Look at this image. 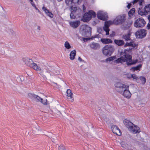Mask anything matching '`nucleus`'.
<instances>
[{"label": "nucleus", "mask_w": 150, "mask_h": 150, "mask_svg": "<svg viewBox=\"0 0 150 150\" xmlns=\"http://www.w3.org/2000/svg\"><path fill=\"white\" fill-rule=\"evenodd\" d=\"M115 85L117 88V90L118 92L122 94L127 98H129L131 97V94L129 90L128 86L121 82L117 83Z\"/></svg>", "instance_id": "obj_1"}, {"label": "nucleus", "mask_w": 150, "mask_h": 150, "mask_svg": "<svg viewBox=\"0 0 150 150\" xmlns=\"http://www.w3.org/2000/svg\"><path fill=\"white\" fill-rule=\"evenodd\" d=\"M23 61L28 67L33 68L35 70L39 71H41V68L35 63L33 62L32 60L28 57H24L22 59Z\"/></svg>", "instance_id": "obj_2"}, {"label": "nucleus", "mask_w": 150, "mask_h": 150, "mask_svg": "<svg viewBox=\"0 0 150 150\" xmlns=\"http://www.w3.org/2000/svg\"><path fill=\"white\" fill-rule=\"evenodd\" d=\"M123 62H126L128 65H131V56L128 54L125 53L123 55V56L118 58L115 61V62L116 63H122Z\"/></svg>", "instance_id": "obj_3"}, {"label": "nucleus", "mask_w": 150, "mask_h": 150, "mask_svg": "<svg viewBox=\"0 0 150 150\" xmlns=\"http://www.w3.org/2000/svg\"><path fill=\"white\" fill-rule=\"evenodd\" d=\"M71 13L70 14V17L71 19H74L77 16L80 17L81 15L82 11L81 9L79 7L71 6Z\"/></svg>", "instance_id": "obj_4"}, {"label": "nucleus", "mask_w": 150, "mask_h": 150, "mask_svg": "<svg viewBox=\"0 0 150 150\" xmlns=\"http://www.w3.org/2000/svg\"><path fill=\"white\" fill-rule=\"evenodd\" d=\"M114 50L113 46L110 45H107L104 47L102 49L103 54L105 56H110Z\"/></svg>", "instance_id": "obj_5"}, {"label": "nucleus", "mask_w": 150, "mask_h": 150, "mask_svg": "<svg viewBox=\"0 0 150 150\" xmlns=\"http://www.w3.org/2000/svg\"><path fill=\"white\" fill-rule=\"evenodd\" d=\"M147 34V30L144 29H141L138 30L135 33V35L136 38L137 39H142L144 38Z\"/></svg>", "instance_id": "obj_6"}, {"label": "nucleus", "mask_w": 150, "mask_h": 150, "mask_svg": "<svg viewBox=\"0 0 150 150\" xmlns=\"http://www.w3.org/2000/svg\"><path fill=\"white\" fill-rule=\"evenodd\" d=\"M96 16L95 12L92 10H90L88 13L84 14L83 17V21L84 22H87L91 19L92 16L95 17Z\"/></svg>", "instance_id": "obj_7"}, {"label": "nucleus", "mask_w": 150, "mask_h": 150, "mask_svg": "<svg viewBox=\"0 0 150 150\" xmlns=\"http://www.w3.org/2000/svg\"><path fill=\"white\" fill-rule=\"evenodd\" d=\"M146 24V21L142 18L137 19L134 23V26L137 28H142Z\"/></svg>", "instance_id": "obj_8"}, {"label": "nucleus", "mask_w": 150, "mask_h": 150, "mask_svg": "<svg viewBox=\"0 0 150 150\" xmlns=\"http://www.w3.org/2000/svg\"><path fill=\"white\" fill-rule=\"evenodd\" d=\"M125 14L117 16L114 20V24L116 25L122 24L125 20Z\"/></svg>", "instance_id": "obj_9"}, {"label": "nucleus", "mask_w": 150, "mask_h": 150, "mask_svg": "<svg viewBox=\"0 0 150 150\" xmlns=\"http://www.w3.org/2000/svg\"><path fill=\"white\" fill-rule=\"evenodd\" d=\"M113 23H114V20L113 21H109L105 22V25L103 28L104 30L106 32V35H109L110 30L109 28V26Z\"/></svg>", "instance_id": "obj_10"}, {"label": "nucleus", "mask_w": 150, "mask_h": 150, "mask_svg": "<svg viewBox=\"0 0 150 150\" xmlns=\"http://www.w3.org/2000/svg\"><path fill=\"white\" fill-rule=\"evenodd\" d=\"M97 16L98 19L103 21L106 20L108 18L107 13L101 11L98 12Z\"/></svg>", "instance_id": "obj_11"}, {"label": "nucleus", "mask_w": 150, "mask_h": 150, "mask_svg": "<svg viewBox=\"0 0 150 150\" xmlns=\"http://www.w3.org/2000/svg\"><path fill=\"white\" fill-rule=\"evenodd\" d=\"M141 132V130L138 126L132 122V134H136L137 135Z\"/></svg>", "instance_id": "obj_12"}, {"label": "nucleus", "mask_w": 150, "mask_h": 150, "mask_svg": "<svg viewBox=\"0 0 150 150\" xmlns=\"http://www.w3.org/2000/svg\"><path fill=\"white\" fill-rule=\"evenodd\" d=\"M111 129L113 132L117 135L120 136L122 133L120 129L116 125H113L111 126Z\"/></svg>", "instance_id": "obj_13"}, {"label": "nucleus", "mask_w": 150, "mask_h": 150, "mask_svg": "<svg viewBox=\"0 0 150 150\" xmlns=\"http://www.w3.org/2000/svg\"><path fill=\"white\" fill-rule=\"evenodd\" d=\"M29 97L31 99H34L37 102H40L42 101V98L32 93L28 94Z\"/></svg>", "instance_id": "obj_14"}, {"label": "nucleus", "mask_w": 150, "mask_h": 150, "mask_svg": "<svg viewBox=\"0 0 150 150\" xmlns=\"http://www.w3.org/2000/svg\"><path fill=\"white\" fill-rule=\"evenodd\" d=\"M80 22L79 21H70L69 22V24L71 27L74 28H77L80 25Z\"/></svg>", "instance_id": "obj_15"}, {"label": "nucleus", "mask_w": 150, "mask_h": 150, "mask_svg": "<svg viewBox=\"0 0 150 150\" xmlns=\"http://www.w3.org/2000/svg\"><path fill=\"white\" fill-rule=\"evenodd\" d=\"M125 125L127 128L130 131L131 130V122L129 120L125 119L123 121Z\"/></svg>", "instance_id": "obj_16"}, {"label": "nucleus", "mask_w": 150, "mask_h": 150, "mask_svg": "<svg viewBox=\"0 0 150 150\" xmlns=\"http://www.w3.org/2000/svg\"><path fill=\"white\" fill-rule=\"evenodd\" d=\"M67 96L68 99H69L72 102L74 100V98H73V94L71 92V90L68 89L67 91Z\"/></svg>", "instance_id": "obj_17"}, {"label": "nucleus", "mask_w": 150, "mask_h": 150, "mask_svg": "<svg viewBox=\"0 0 150 150\" xmlns=\"http://www.w3.org/2000/svg\"><path fill=\"white\" fill-rule=\"evenodd\" d=\"M90 46L91 49L94 50H98L100 47V46L98 43L95 42H92L90 44Z\"/></svg>", "instance_id": "obj_18"}, {"label": "nucleus", "mask_w": 150, "mask_h": 150, "mask_svg": "<svg viewBox=\"0 0 150 150\" xmlns=\"http://www.w3.org/2000/svg\"><path fill=\"white\" fill-rule=\"evenodd\" d=\"M125 141H121L120 143L122 147L125 149L124 150H131L130 147V146L127 144L125 143Z\"/></svg>", "instance_id": "obj_19"}, {"label": "nucleus", "mask_w": 150, "mask_h": 150, "mask_svg": "<svg viewBox=\"0 0 150 150\" xmlns=\"http://www.w3.org/2000/svg\"><path fill=\"white\" fill-rule=\"evenodd\" d=\"M42 9L47 16L50 18H52L53 17V14L51 12L49 11V10L46 7L43 6Z\"/></svg>", "instance_id": "obj_20"}, {"label": "nucleus", "mask_w": 150, "mask_h": 150, "mask_svg": "<svg viewBox=\"0 0 150 150\" xmlns=\"http://www.w3.org/2000/svg\"><path fill=\"white\" fill-rule=\"evenodd\" d=\"M142 64H139L134 67H132V71H139L141 70V68L142 67Z\"/></svg>", "instance_id": "obj_21"}, {"label": "nucleus", "mask_w": 150, "mask_h": 150, "mask_svg": "<svg viewBox=\"0 0 150 150\" xmlns=\"http://www.w3.org/2000/svg\"><path fill=\"white\" fill-rule=\"evenodd\" d=\"M100 41L103 43L104 44L111 43L112 42V40L109 38L101 39Z\"/></svg>", "instance_id": "obj_22"}, {"label": "nucleus", "mask_w": 150, "mask_h": 150, "mask_svg": "<svg viewBox=\"0 0 150 150\" xmlns=\"http://www.w3.org/2000/svg\"><path fill=\"white\" fill-rule=\"evenodd\" d=\"M115 43L118 46H121L124 44V42L122 40H114Z\"/></svg>", "instance_id": "obj_23"}, {"label": "nucleus", "mask_w": 150, "mask_h": 150, "mask_svg": "<svg viewBox=\"0 0 150 150\" xmlns=\"http://www.w3.org/2000/svg\"><path fill=\"white\" fill-rule=\"evenodd\" d=\"M131 25V22H125L123 25L122 28L123 30H126L128 29Z\"/></svg>", "instance_id": "obj_24"}, {"label": "nucleus", "mask_w": 150, "mask_h": 150, "mask_svg": "<svg viewBox=\"0 0 150 150\" xmlns=\"http://www.w3.org/2000/svg\"><path fill=\"white\" fill-rule=\"evenodd\" d=\"M76 52L75 50H74L71 51L70 54V59L72 60L74 59L75 58V56H76Z\"/></svg>", "instance_id": "obj_25"}, {"label": "nucleus", "mask_w": 150, "mask_h": 150, "mask_svg": "<svg viewBox=\"0 0 150 150\" xmlns=\"http://www.w3.org/2000/svg\"><path fill=\"white\" fill-rule=\"evenodd\" d=\"M138 12L139 15L141 16L146 15H147L145 11L144 10V9L143 10L142 8H139L138 10Z\"/></svg>", "instance_id": "obj_26"}, {"label": "nucleus", "mask_w": 150, "mask_h": 150, "mask_svg": "<svg viewBox=\"0 0 150 150\" xmlns=\"http://www.w3.org/2000/svg\"><path fill=\"white\" fill-rule=\"evenodd\" d=\"M144 10L145 11L147 15L149 13H150V4H149L144 6Z\"/></svg>", "instance_id": "obj_27"}, {"label": "nucleus", "mask_w": 150, "mask_h": 150, "mask_svg": "<svg viewBox=\"0 0 150 150\" xmlns=\"http://www.w3.org/2000/svg\"><path fill=\"white\" fill-rule=\"evenodd\" d=\"M139 44L138 42L135 43L132 40V50H135L138 48Z\"/></svg>", "instance_id": "obj_28"}, {"label": "nucleus", "mask_w": 150, "mask_h": 150, "mask_svg": "<svg viewBox=\"0 0 150 150\" xmlns=\"http://www.w3.org/2000/svg\"><path fill=\"white\" fill-rule=\"evenodd\" d=\"M130 34L128 33L127 34L123 35L122 36V38L128 41L130 40Z\"/></svg>", "instance_id": "obj_29"}, {"label": "nucleus", "mask_w": 150, "mask_h": 150, "mask_svg": "<svg viewBox=\"0 0 150 150\" xmlns=\"http://www.w3.org/2000/svg\"><path fill=\"white\" fill-rule=\"evenodd\" d=\"M143 142V143H141V144H140V146L141 147H143V149L144 150H149L150 149L147 146L145 145L144 143V141H142Z\"/></svg>", "instance_id": "obj_30"}, {"label": "nucleus", "mask_w": 150, "mask_h": 150, "mask_svg": "<svg viewBox=\"0 0 150 150\" xmlns=\"http://www.w3.org/2000/svg\"><path fill=\"white\" fill-rule=\"evenodd\" d=\"M65 2L68 6L71 7L72 6V0H65Z\"/></svg>", "instance_id": "obj_31"}, {"label": "nucleus", "mask_w": 150, "mask_h": 150, "mask_svg": "<svg viewBox=\"0 0 150 150\" xmlns=\"http://www.w3.org/2000/svg\"><path fill=\"white\" fill-rule=\"evenodd\" d=\"M139 79L142 84H144L146 81V79L145 77L144 76H141L140 77Z\"/></svg>", "instance_id": "obj_32"}, {"label": "nucleus", "mask_w": 150, "mask_h": 150, "mask_svg": "<svg viewBox=\"0 0 150 150\" xmlns=\"http://www.w3.org/2000/svg\"><path fill=\"white\" fill-rule=\"evenodd\" d=\"M64 46L67 49H70L71 47V46L69 43L67 41L65 42L64 44Z\"/></svg>", "instance_id": "obj_33"}, {"label": "nucleus", "mask_w": 150, "mask_h": 150, "mask_svg": "<svg viewBox=\"0 0 150 150\" xmlns=\"http://www.w3.org/2000/svg\"><path fill=\"white\" fill-rule=\"evenodd\" d=\"M115 56L107 58L106 59L105 61L106 62H110L115 59Z\"/></svg>", "instance_id": "obj_34"}, {"label": "nucleus", "mask_w": 150, "mask_h": 150, "mask_svg": "<svg viewBox=\"0 0 150 150\" xmlns=\"http://www.w3.org/2000/svg\"><path fill=\"white\" fill-rule=\"evenodd\" d=\"M31 4L33 6L36 10L39 11L38 8L36 7L35 5L34 2H33V0H29Z\"/></svg>", "instance_id": "obj_35"}, {"label": "nucleus", "mask_w": 150, "mask_h": 150, "mask_svg": "<svg viewBox=\"0 0 150 150\" xmlns=\"http://www.w3.org/2000/svg\"><path fill=\"white\" fill-rule=\"evenodd\" d=\"M126 77L128 79H130L131 78V74L130 73H127L125 74Z\"/></svg>", "instance_id": "obj_36"}, {"label": "nucleus", "mask_w": 150, "mask_h": 150, "mask_svg": "<svg viewBox=\"0 0 150 150\" xmlns=\"http://www.w3.org/2000/svg\"><path fill=\"white\" fill-rule=\"evenodd\" d=\"M59 150H66L65 147L63 145H60L59 147Z\"/></svg>", "instance_id": "obj_37"}, {"label": "nucleus", "mask_w": 150, "mask_h": 150, "mask_svg": "<svg viewBox=\"0 0 150 150\" xmlns=\"http://www.w3.org/2000/svg\"><path fill=\"white\" fill-rule=\"evenodd\" d=\"M81 0H72V4L76 3L79 4L81 2Z\"/></svg>", "instance_id": "obj_38"}, {"label": "nucleus", "mask_w": 150, "mask_h": 150, "mask_svg": "<svg viewBox=\"0 0 150 150\" xmlns=\"http://www.w3.org/2000/svg\"><path fill=\"white\" fill-rule=\"evenodd\" d=\"M132 78L136 80H137L139 79L137 75L135 74H132Z\"/></svg>", "instance_id": "obj_39"}, {"label": "nucleus", "mask_w": 150, "mask_h": 150, "mask_svg": "<svg viewBox=\"0 0 150 150\" xmlns=\"http://www.w3.org/2000/svg\"><path fill=\"white\" fill-rule=\"evenodd\" d=\"M42 103L43 104L45 105H47V100L45 99V100H43L42 99V101H40V102Z\"/></svg>", "instance_id": "obj_40"}, {"label": "nucleus", "mask_w": 150, "mask_h": 150, "mask_svg": "<svg viewBox=\"0 0 150 150\" xmlns=\"http://www.w3.org/2000/svg\"><path fill=\"white\" fill-rule=\"evenodd\" d=\"M138 62V60L137 59L132 60V65L134 64H136Z\"/></svg>", "instance_id": "obj_41"}, {"label": "nucleus", "mask_w": 150, "mask_h": 150, "mask_svg": "<svg viewBox=\"0 0 150 150\" xmlns=\"http://www.w3.org/2000/svg\"><path fill=\"white\" fill-rule=\"evenodd\" d=\"M139 4L140 6H142L144 2V0H139L138 1Z\"/></svg>", "instance_id": "obj_42"}, {"label": "nucleus", "mask_w": 150, "mask_h": 150, "mask_svg": "<svg viewBox=\"0 0 150 150\" xmlns=\"http://www.w3.org/2000/svg\"><path fill=\"white\" fill-rule=\"evenodd\" d=\"M127 46H131V42H130L129 43H126L125 45V47H127Z\"/></svg>", "instance_id": "obj_43"}, {"label": "nucleus", "mask_w": 150, "mask_h": 150, "mask_svg": "<svg viewBox=\"0 0 150 150\" xmlns=\"http://www.w3.org/2000/svg\"><path fill=\"white\" fill-rule=\"evenodd\" d=\"M128 14L129 15V18L130 19L131 18V9L128 12Z\"/></svg>", "instance_id": "obj_44"}, {"label": "nucleus", "mask_w": 150, "mask_h": 150, "mask_svg": "<svg viewBox=\"0 0 150 150\" xmlns=\"http://www.w3.org/2000/svg\"><path fill=\"white\" fill-rule=\"evenodd\" d=\"M139 0H133L132 1V3H133V4H134L136 3H137L138 2Z\"/></svg>", "instance_id": "obj_45"}, {"label": "nucleus", "mask_w": 150, "mask_h": 150, "mask_svg": "<svg viewBox=\"0 0 150 150\" xmlns=\"http://www.w3.org/2000/svg\"><path fill=\"white\" fill-rule=\"evenodd\" d=\"M146 28L147 29H150V23H148L147 24Z\"/></svg>", "instance_id": "obj_46"}, {"label": "nucleus", "mask_w": 150, "mask_h": 150, "mask_svg": "<svg viewBox=\"0 0 150 150\" xmlns=\"http://www.w3.org/2000/svg\"><path fill=\"white\" fill-rule=\"evenodd\" d=\"M147 18L149 23H150V14L148 15L147 16Z\"/></svg>", "instance_id": "obj_47"}, {"label": "nucleus", "mask_w": 150, "mask_h": 150, "mask_svg": "<svg viewBox=\"0 0 150 150\" xmlns=\"http://www.w3.org/2000/svg\"><path fill=\"white\" fill-rule=\"evenodd\" d=\"M83 11L84 12H85V11H86V8L85 7L84 5H83Z\"/></svg>", "instance_id": "obj_48"}, {"label": "nucleus", "mask_w": 150, "mask_h": 150, "mask_svg": "<svg viewBox=\"0 0 150 150\" xmlns=\"http://www.w3.org/2000/svg\"><path fill=\"white\" fill-rule=\"evenodd\" d=\"M131 5V4L130 3H129V4H128V5H127V7L128 9H129L130 8Z\"/></svg>", "instance_id": "obj_49"}, {"label": "nucleus", "mask_w": 150, "mask_h": 150, "mask_svg": "<svg viewBox=\"0 0 150 150\" xmlns=\"http://www.w3.org/2000/svg\"><path fill=\"white\" fill-rule=\"evenodd\" d=\"M78 60L80 62H82V59L80 57H79L78 58Z\"/></svg>", "instance_id": "obj_50"}, {"label": "nucleus", "mask_w": 150, "mask_h": 150, "mask_svg": "<svg viewBox=\"0 0 150 150\" xmlns=\"http://www.w3.org/2000/svg\"><path fill=\"white\" fill-rule=\"evenodd\" d=\"M37 29L39 30H40V26H38L37 27Z\"/></svg>", "instance_id": "obj_51"}, {"label": "nucleus", "mask_w": 150, "mask_h": 150, "mask_svg": "<svg viewBox=\"0 0 150 150\" xmlns=\"http://www.w3.org/2000/svg\"><path fill=\"white\" fill-rule=\"evenodd\" d=\"M135 11V8H132V12H134Z\"/></svg>", "instance_id": "obj_52"}, {"label": "nucleus", "mask_w": 150, "mask_h": 150, "mask_svg": "<svg viewBox=\"0 0 150 150\" xmlns=\"http://www.w3.org/2000/svg\"><path fill=\"white\" fill-rule=\"evenodd\" d=\"M89 30H91V28H90V27H89Z\"/></svg>", "instance_id": "obj_53"}, {"label": "nucleus", "mask_w": 150, "mask_h": 150, "mask_svg": "<svg viewBox=\"0 0 150 150\" xmlns=\"http://www.w3.org/2000/svg\"><path fill=\"white\" fill-rule=\"evenodd\" d=\"M59 2L62 1V0H57Z\"/></svg>", "instance_id": "obj_54"}, {"label": "nucleus", "mask_w": 150, "mask_h": 150, "mask_svg": "<svg viewBox=\"0 0 150 150\" xmlns=\"http://www.w3.org/2000/svg\"><path fill=\"white\" fill-rule=\"evenodd\" d=\"M110 37H112V35H111V34L110 35Z\"/></svg>", "instance_id": "obj_55"}, {"label": "nucleus", "mask_w": 150, "mask_h": 150, "mask_svg": "<svg viewBox=\"0 0 150 150\" xmlns=\"http://www.w3.org/2000/svg\"><path fill=\"white\" fill-rule=\"evenodd\" d=\"M129 50H131V48H129Z\"/></svg>", "instance_id": "obj_56"}, {"label": "nucleus", "mask_w": 150, "mask_h": 150, "mask_svg": "<svg viewBox=\"0 0 150 150\" xmlns=\"http://www.w3.org/2000/svg\"><path fill=\"white\" fill-rule=\"evenodd\" d=\"M133 15V14L132 13V16Z\"/></svg>", "instance_id": "obj_57"}]
</instances>
